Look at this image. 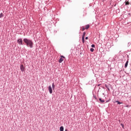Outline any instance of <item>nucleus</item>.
Here are the masks:
<instances>
[{"label": "nucleus", "instance_id": "nucleus-1", "mask_svg": "<svg viewBox=\"0 0 131 131\" xmlns=\"http://www.w3.org/2000/svg\"><path fill=\"white\" fill-rule=\"evenodd\" d=\"M23 40L27 47H29L31 49H32V48H33V41H32V40H30L29 39L25 38Z\"/></svg>", "mask_w": 131, "mask_h": 131}, {"label": "nucleus", "instance_id": "nucleus-2", "mask_svg": "<svg viewBox=\"0 0 131 131\" xmlns=\"http://www.w3.org/2000/svg\"><path fill=\"white\" fill-rule=\"evenodd\" d=\"M17 42L20 46H22L23 45V40H22V38H19V39H17Z\"/></svg>", "mask_w": 131, "mask_h": 131}, {"label": "nucleus", "instance_id": "nucleus-3", "mask_svg": "<svg viewBox=\"0 0 131 131\" xmlns=\"http://www.w3.org/2000/svg\"><path fill=\"white\" fill-rule=\"evenodd\" d=\"M20 71H21V72H24V71H25V68H24V66L23 64L20 65Z\"/></svg>", "mask_w": 131, "mask_h": 131}, {"label": "nucleus", "instance_id": "nucleus-4", "mask_svg": "<svg viewBox=\"0 0 131 131\" xmlns=\"http://www.w3.org/2000/svg\"><path fill=\"white\" fill-rule=\"evenodd\" d=\"M48 91H49L50 94H53V89L52 88L51 85L48 86Z\"/></svg>", "mask_w": 131, "mask_h": 131}, {"label": "nucleus", "instance_id": "nucleus-5", "mask_svg": "<svg viewBox=\"0 0 131 131\" xmlns=\"http://www.w3.org/2000/svg\"><path fill=\"white\" fill-rule=\"evenodd\" d=\"M80 30H81V31H84L85 30V28L84 27V26L81 27Z\"/></svg>", "mask_w": 131, "mask_h": 131}, {"label": "nucleus", "instance_id": "nucleus-6", "mask_svg": "<svg viewBox=\"0 0 131 131\" xmlns=\"http://www.w3.org/2000/svg\"><path fill=\"white\" fill-rule=\"evenodd\" d=\"M124 5L125 6H128V5H129V2L128 1H125L124 3Z\"/></svg>", "mask_w": 131, "mask_h": 131}, {"label": "nucleus", "instance_id": "nucleus-7", "mask_svg": "<svg viewBox=\"0 0 131 131\" xmlns=\"http://www.w3.org/2000/svg\"><path fill=\"white\" fill-rule=\"evenodd\" d=\"M128 65V59L126 61V63H125V68H126Z\"/></svg>", "mask_w": 131, "mask_h": 131}, {"label": "nucleus", "instance_id": "nucleus-8", "mask_svg": "<svg viewBox=\"0 0 131 131\" xmlns=\"http://www.w3.org/2000/svg\"><path fill=\"white\" fill-rule=\"evenodd\" d=\"M63 61H64V59L62 58H60L59 59L58 62H59V63H62V62H63Z\"/></svg>", "mask_w": 131, "mask_h": 131}, {"label": "nucleus", "instance_id": "nucleus-9", "mask_svg": "<svg viewBox=\"0 0 131 131\" xmlns=\"http://www.w3.org/2000/svg\"><path fill=\"white\" fill-rule=\"evenodd\" d=\"M90 28V25H86L85 26V29L88 30Z\"/></svg>", "mask_w": 131, "mask_h": 131}, {"label": "nucleus", "instance_id": "nucleus-10", "mask_svg": "<svg viewBox=\"0 0 131 131\" xmlns=\"http://www.w3.org/2000/svg\"><path fill=\"white\" fill-rule=\"evenodd\" d=\"M105 86L106 88V89L108 90V91H110V89L109 88V86L107 85V84H105Z\"/></svg>", "mask_w": 131, "mask_h": 131}, {"label": "nucleus", "instance_id": "nucleus-11", "mask_svg": "<svg viewBox=\"0 0 131 131\" xmlns=\"http://www.w3.org/2000/svg\"><path fill=\"white\" fill-rule=\"evenodd\" d=\"M99 100L101 103H104L105 102V100H102V98H99Z\"/></svg>", "mask_w": 131, "mask_h": 131}, {"label": "nucleus", "instance_id": "nucleus-12", "mask_svg": "<svg viewBox=\"0 0 131 131\" xmlns=\"http://www.w3.org/2000/svg\"><path fill=\"white\" fill-rule=\"evenodd\" d=\"M85 34H86L85 32H83V34H82V37H85Z\"/></svg>", "mask_w": 131, "mask_h": 131}, {"label": "nucleus", "instance_id": "nucleus-13", "mask_svg": "<svg viewBox=\"0 0 131 131\" xmlns=\"http://www.w3.org/2000/svg\"><path fill=\"white\" fill-rule=\"evenodd\" d=\"M84 38H85V37H82V43H84V42H85Z\"/></svg>", "mask_w": 131, "mask_h": 131}, {"label": "nucleus", "instance_id": "nucleus-14", "mask_svg": "<svg viewBox=\"0 0 131 131\" xmlns=\"http://www.w3.org/2000/svg\"><path fill=\"white\" fill-rule=\"evenodd\" d=\"M60 131H64V127L61 126L60 127Z\"/></svg>", "mask_w": 131, "mask_h": 131}, {"label": "nucleus", "instance_id": "nucleus-15", "mask_svg": "<svg viewBox=\"0 0 131 131\" xmlns=\"http://www.w3.org/2000/svg\"><path fill=\"white\" fill-rule=\"evenodd\" d=\"M55 83H52V89L55 90Z\"/></svg>", "mask_w": 131, "mask_h": 131}, {"label": "nucleus", "instance_id": "nucleus-16", "mask_svg": "<svg viewBox=\"0 0 131 131\" xmlns=\"http://www.w3.org/2000/svg\"><path fill=\"white\" fill-rule=\"evenodd\" d=\"M4 13H1L0 14V18H3V17H4Z\"/></svg>", "mask_w": 131, "mask_h": 131}, {"label": "nucleus", "instance_id": "nucleus-17", "mask_svg": "<svg viewBox=\"0 0 131 131\" xmlns=\"http://www.w3.org/2000/svg\"><path fill=\"white\" fill-rule=\"evenodd\" d=\"M121 125L122 128H124V124H123V123H121Z\"/></svg>", "mask_w": 131, "mask_h": 131}, {"label": "nucleus", "instance_id": "nucleus-18", "mask_svg": "<svg viewBox=\"0 0 131 131\" xmlns=\"http://www.w3.org/2000/svg\"><path fill=\"white\" fill-rule=\"evenodd\" d=\"M116 102H117L118 104H122V102H119V101H117Z\"/></svg>", "mask_w": 131, "mask_h": 131}, {"label": "nucleus", "instance_id": "nucleus-19", "mask_svg": "<svg viewBox=\"0 0 131 131\" xmlns=\"http://www.w3.org/2000/svg\"><path fill=\"white\" fill-rule=\"evenodd\" d=\"M130 45H131V42H128L127 47H129Z\"/></svg>", "mask_w": 131, "mask_h": 131}, {"label": "nucleus", "instance_id": "nucleus-20", "mask_svg": "<svg viewBox=\"0 0 131 131\" xmlns=\"http://www.w3.org/2000/svg\"><path fill=\"white\" fill-rule=\"evenodd\" d=\"M60 58H64V59H65V57L64 56H63V55H61L60 56Z\"/></svg>", "mask_w": 131, "mask_h": 131}, {"label": "nucleus", "instance_id": "nucleus-21", "mask_svg": "<svg viewBox=\"0 0 131 131\" xmlns=\"http://www.w3.org/2000/svg\"><path fill=\"white\" fill-rule=\"evenodd\" d=\"M92 48H95V45L93 44L92 46H91Z\"/></svg>", "mask_w": 131, "mask_h": 131}, {"label": "nucleus", "instance_id": "nucleus-22", "mask_svg": "<svg viewBox=\"0 0 131 131\" xmlns=\"http://www.w3.org/2000/svg\"><path fill=\"white\" fill-rule=\"evenodd\" d=\"M94 98L95 100H97V97H96V96L94 95Z\"/></svg>", "mask_w": 131, "mask_h": 131}, {"label": "nucleus", "instance_id": "nucleus-23", "mask_svg": "<svg viewBox=\"0 0 131 131\" xmlns=\"http://www.w3.org/2000/svg\"><path fill=\"white\" fill-rule=\"evenodd\" d=\"M110 100H106V102H105V103H108V102H110Z\"/></svg>", "mask_w": 131, "mask_h": 131}, {"label": "nucleus", "instance_id": "nucleus-24", "mask_svg": "<svg viewBox=\"0 0 131 131\" xmlns=\"http://www.w3.org/2000/svg\"><path fill=\"white\" fill-rule=\"evenodd\" d=\"M85 39H89V37H86L85 38Z\"/></svg>", "mask_w": 131, "mask_h": 131}, {"label": "nucleus", "instance_id": "nucleus-25", "mask_svg": "<svg viewBox=\"0 0 131 131\" xmlns=\"http://www.w3.org/2000/svg\"><path fill=\"white\" fill-rule=\"evenodd\" d=\"M91 52H94V50H90Z\"/></svg>", "mask_w": 131, "mask_h": 131}, {"label": "nucleus", "instance_id": "nucleus-26", "mask_svg": "<svg viewBox=\"0 0 131 131\" xmlns=\"http://www.w3.org/2000/svg\"><path fill=\"white\" fill-rule=\"evenodd\" d=\"M125 107H127V108H128V105L125 106Z\"/></svg>", "mask_w": 131, "mask_h": 131}, {"label": "nucleus", "instance_id": "nucleus-27", "mask_svg": "<svg viewBox=\"0 0 131 131\" xmlns=\"http://www.w3.org/2000/svg\"><path fill=\"white\" fill-rule=\"evenodd\" d=\"M100 85H101V84H98L97 86H100Z\"/></svg>", "mask_w": 131, "mask_h": 131}, {"label": "nucleus", "instance_id": "nucleus-28", "mask_svg": "<svg viewBox=\"0 0 131 131\" xmlns=\"http://www.w3.org/2000/svg\"><path fill=\"white\" fill-rule=\"evenodd\" d=\"M65 131H68V129H65Z\"/></svg>", "mask_w": 131, "mask_h": 131}, {"label": "nucleus", "instance_id": "nucleus-29", "mask_svg": "<svg viewBox=\"0 0 131 131\" xmlns=\"http://www.w3.org/2000/svg\"><path fill=\"white\" fill-rule=\"evenodd\" d=\"M90 50H94V49L93 48H91Z\"/></svg>", "mask_w": 131, "mask_h": 131}, {"label": "nucleus", "instance_id": "nucleus-30", "mask_svg": "<svg viewBox=\"0 0 131 131\" xmlns=\"http://www.w3.org/2000/svg\"><path fill=\"white\" fill-rule=\"evenodd\" d=\"M129 5H131V2L129 3Z\"/></svg>", "mask_w": 131, "mask_h": 131}, {"label": "nucleus", "instance_id": "nucleus-31", "mask_svg": "<svg viewBox=\"0 0 131 131\" xmlns=\"http://www.w3.org/2000/svg\"><path fill=\"white\" fill-rule=\"evenodd\" d=\"M116 6V5H115L114 6L115 7Z\"/></svg>", "mask_w": 131, "mask_h": 131}]
</instances>
